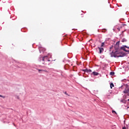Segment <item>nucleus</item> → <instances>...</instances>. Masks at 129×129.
<instances>
[{"mask_svg": "<svg viewBox=\"0 0 129 129\" xmlns=\"http://www.w3.org/2000/svg\"><path fill=\"white\" fill-rule=\"evenodd\" d=\"M42 61H44V60H45V57H43L42 58Z\"/></svg>", "mask_w": 129, "mask_h": 129, "instance_id": "obj_14", "label": "nucleus"}, {"mask_svg": "<svg viewBox=\"0 0 129 129\" xmlns=\"http://www.w3.org/2000/svg\"><path fill=\"white\" fill-rule=\"evenodd\" d=\"M104 46V42H102L101 45V47H103Z\"/></svg>", "mask_w": 129, "mask_h": 129, "instance_id": "obj_12", "label": "nucleus"}, {"mask_svg": "<svg viewBox=\"0 0 129 129\" xmlns=\"http://www.w3.org/2000/svg\"><path fill=\"white\" fill-rule=\"evenodd\" d=\"M115 50L116 51L113 53V51H112L111 53V57H122L121 55H119L118 53V50H119V41H118L114 46Z\"/></svg>", "mask_w": 129, "mask_h": 129, "instance_id": "obj_1", "label": "nucleus"}, {"mask_svg": "<svg viewBox=\"0 0 129 129\" xmlns=\"http://www.w3.org/2000/svg\"><path fill=\"white\" fill-rule=\"evenodd\" d=\"M91 75H93L94 76H97V75H99V73L96 72H93L92 73Z\"/></svg>", "mask_w": 129, "mask_h": 129, "instance_id": "obj_5", "label": "nucleus"}, {"mask_svg": "<svg viewBox=\"0 0 129 129\" xmlns=\"http://www.w3.org/2000/svg\"><path fill=\"white\" fill-rule=\"evenodd\" d=\"M124 93H128L129 92V89H125V90L123 91Z\"/></svg>", "mask_w": 129, "mask_h": 129, "instance_id": "obj_7", "label": "nucleus"}, {"mask_svg": "<svg viewBox=\"0 0 129 129\" xmlns=\"http://www.w3.org/2000/svg\"><path fill=\"white\" fill-rule=\"evenodd\" d=\"M120 49L123 50V51H124L125 52H126L127 53H128V54H129V50H126V49H125V47L124 46V45L122 47H121Z\"/></svg>", "mask_w": 129, "mask_h": 129, "instance_id": "obj_2", "label": "nucleus"}, {"mask_svg": "<svg viewBox=\"0 0 129 129\" xmlns=\"http://www.w3.org/2000/svg\"><path fill=\"white\" fill-rule=\"evenodd\" d=\"M104 31H106V30H104Z\"/></svg>", "mask_w": 129, "mask_h": 129, "instance_id": "obj_18", "label": "nucleus"}, {"mask_svg": "<svg viewBox=\"0 0 129 129\" xmlns=\"http://www.w3.org/2000/svg\"><path fill=\"white\" fill-rule=\"evenodd\" d=\"M122 129H126V128H125V127L124 126V127H122Z\"/></svg>", "mask_w": 129, "mask_h": 129, "instance_id": "obj_15", "label": "nucleus"}, {"mask_svg": "<svg viewBox=\"0 0 129 129\" xmlns=\"http://www.w3.org/2000/svg\"><path fill=\"white\" fill-rule=\"evenodd\" d=\"M110 87L111 89H112V87H114V85H113V83H111L110 85Z\"/></svg>", "mask_w": 129, "mask_h": 129, "instance_id": "obj_8", "label": "nucleus"}, {"mask_svg": "<svg viewBox=\"0 0 129 129\" xmlns=\"http://www.w3.org/2000/svg\"><path fill=\"white\" fill-rule=\"evenodd\" d=\"M83 71L84 72H87V73H91V72H92V71H91V70H88V69L83 70Z\"/></svg>", "mask_w": 129, "mask_h": 129, "instance_id": "obj_4", "label": "nucleus"}, {"mask_svg": "<svg viewBox=\"0 0 129 129\" xmlns=\"http://www.w3.org/2000/svg\"><path fill=\"white\" fill-rule=\"evenodd\" d=\"M121 42L122 43H124V42H126V39L125 38H123L121 40Z\"/></svg>", "mask_w": 129, "mask_h": 129, "instance_id": "obj_9", "label": "nucleus"}, {"mask_svg": "<svg viewBox=\"0 0 129 129\" xmlns=\"http://www.w3.org/2000/svg\"><path fill=\"white\" fill-rule=\"evenodd\" d=\"M111 48H112V47H110V49H111Z\"/></svg>", "mask_w": 129, "mask_h": 129, "instance_id": "obj_19", "label": "nucleus"}, {"mask_svg": "<svg viewBox=\"0 0 129 129\" xmlns=\"http://www.w3.org/2000/svg\"><path fill=\"white\" fill-rule=\"evenodd\" d=\"M64 94H66V95H68V96H69V95L68 94V93H67V92H64Z\"/></svg>", "mask_w": 129, "mask_h": 129, "instance_id": "obj_13", "label": "nucleus"}, {"mask_svg": "<svg viewBox=\"0 0 129 129\" xmlns=\"http://www.w3.org/2000/svg\"><path fill=\"white\" fill-rule=\"evenodd\" d=\"M98 49H99V50L100 54H101V53H102V52H103L104 51V49L102 47H98Z\"/></svg>", "mask_w": 129, "mask_h": 129, "instance_id": "obj_3", "label": "nucleus"}, {"mask_svg": "<svg viewBox=\"0 0 129 129\" xmlns=\"http://www.w3.org/2000/svg\"><path fill=\"white\" fill-rule=\"evenodd\" d=\"M110 75H111L112 76L114 75V72H110Z\"/></svg>", "mask_w": 129, "mask_h": 129, "instance_id": "obj_10", "label": "nucleus"}, {"mask_svg": "<svg viewBox=\"0 0 129 129\" xmlns=\"http://www.w3.org/2000/svg\"><path fill=\"white\" fill-rule=\"evenodd\" d=\"M112 112H115H115L114 111H112Z\"/></svg>", "mask_w": 129, "mask_h": 129, "instance_id": "obj_17", "label": "nucleus"}, {"mask_svg": "<svg viewBox=\"0 0 129 129\" xmlns=\"http://www.w3.org/2000/svg\"><path fill=\"white\" fill-rule=\"evenodd\" d=\"M39 73H42V72H47V71L43 70H38Z\"/></svg>", "mask_w": 129, "mask_h": 129, "instance_id": "obj_6", "label": "nucleus"}, {"mask_svg": "<svg viewBox=\"0 0 129 129\" xmlns=\"http://www.w3.org/2000/svg\"><path fill=\"white\" fill-rule=\"evenodd\" d=\"M0 97H2V98H6V96L0 95Z\"/></svg>", "mask_w": 129, "mask_h": 129, "instance_id": "obj_11", "label": "nucleus"}, {"mask_svg": "<svg viewBox=\"0 0 129 129\" xmlns=\"http://www.w3.org/2000/svg\"><path fill=\"white\" fill-rule=\"evenodd\" d=\"M123 26H126V25H125V24H123Z\"/></svg>", "mask_w": 129, "mask_h": 129, "instance_id": "obj_16", "label": "nucleus"}]
</instances>
